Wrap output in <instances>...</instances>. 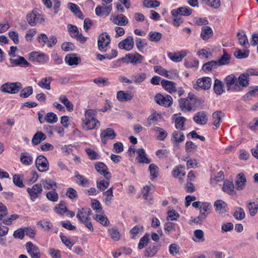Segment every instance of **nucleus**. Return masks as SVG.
<instances>
[{"label":"nucleus","mask_w":258,"mask_h":258,"mask_svg":"<svg viewBox=\"0 0 258 258\" xmlns=\"http://www.w3.org/2000/svg\"><path fill=\"white\" fill-rule=\"evenodd\" d=\"M178 103L179 107L182 112H189L196 110L203 101L193 93H189L187 98L179 99Z\"/></svg>","instance_id":"obj_1"},{"label":"nucleus","mask_w":258,"mask_h":258,"mask_svg":"<svg viewBox=\"0 0 258 258\" xmlns=\"http://www.w3.org/2000/svg\"><path fill=\"white\" fill-rule=\"evenodd\" d=\"M97 112L94 109H88L85 113L82 126L86 131L97 129L100 126V121L96 118Z\"/></svg>","instance_id":"obj_2"},{"label":"nucleus","mask_w":258,"mask_h":258,"mask_svg":"<svg viewBox=\"0 0 258 258\" xmlns=\"http://www.w3.org/2000/svg\"><path fill=\"white\" fill-rule=\"evenodd\" d=\"M22 88L20 82L6 83L2 85L0 90L2 92L9 94H16Z\"/></svg>","instance_id":"obj_3"},{"label":"nucleus","mask_w":258,"mask_h":258,"mask_svg":"<svg viewBox=\"0 0 258 258\" xmlns=\"http://www.w3.org/2000/svg\"><path fill=\"white\" fill-rule=\"evenodd\" d=\"M225 82L228 91H240L239 87L238 86L237 79L234 75L231 74L227 76L225 79Z\"/></svg>","instance_id":"obj_4"},{"label":"nucleus","mask_w":258,"mask_h":258,"mask_svg":"<svg viewBox=\"0 0 258 258\" xmlns=\"http://www.w3.org/2000/svg\"><path fill=\"white\" fill-rule=\"evenodd\" d=\"M28 23L31 26H35L36 23H42L44 22V19L41 14H39L37 10H33L32 13L27 15Z\"/></svg>","instance_id":"obj_5"},{"label":"nucleus","mask_w":258,"mask_h":258,"mask_svg":"<svg viewBox=\"0 0 258 258\" xmlns=\"http://www.w3.org/2000/svg\"><path fill=\"white\" fill-rule=\"evenodd\" d=\"M211 85V78L205 77L198 79L196 84L194 86V88L197 90H199L201 89L206 90L210 89Z\"/></svg>","instance_id":"obj_6"},{"label":"nucleus","mask_w":258,"mask_h":258,"mask_svg":"<svg viewBox=\"0 0 258 258\" xmlns=\"http://www.w3.org/2000/svg\"><path fill=\"white\" fill-rule=\"evenodd\" d=\"M25 246L27 251L31 258H40L41 254L37 246L31 241L27 242Z\"/></svg>","instance_id":"obj_7"},{"label":"nucleus","mask_w":258,"mask_h":258,"mask_svg":"<svg viewBox=\"0 0 258 258\" xmlns=\"http://www.w3.org/2000/svg\"><path fill=\"white\" fill-rule=\"evenodd\" d=\"M155 100L157 104L165 107H169L172 104V98L168 95L163 96L160 94H157Z\"/></svg>","instance_id":"obj_8"},{"label":"nucleus","mask_w":258,"mask_h":258,"mask_svg":"<svg viewBox=\"0 0 258 258\" xmlns=\"http://www.w3.org/2000/svg\"><path fill=\"white\" fill-rule=\"evenodd\" d=\"M36 166L40 172H45L49 169V164L47 159L42 155H39L35 161Z\"/></svg>","instance_id":"obj_9"},{"label":"nucleus","mask_w":258,"mask_h":258,"mask_svg":"<svg viewBox=\"0 0 258 258\" xmlns=\"http://www.w3.org/2000/svg\"><path fill=\"white\" fill-rule=\"evenodd\" d=\"M124 62L128 63L129 62L134 64L141 63L143 59V56L139 53H130L126 54L124 58H122Z\"/></svg>","instance_id":"obj_10"},{"label":"nucleus","mask_w":258,"mask_h":258,"mask_svg":"<svg viewBox=\"0 0 258 258\" xmlns=\"http://www.w3.org/2000/svg\"><path fill=\"white\" fill-rule=\"evenodd\" d=\"M27 191L31 199L34 201L42 193L43 189L41 183H37L33 185L32 187L27 188Z\"/></svg>","instance_id":"obj_11"},{"label":"nucleus","mask_w":258,"mask_h":258,"mask_svg":"<svg viewBox=\"0 0 258 258\" xmlns=\"http://www.w3.org/2000/svg\"><path fill=\"white\" fill-rule=\"evenodd\" d=\"M119 48L127 51L131 50L134 46V39L132 36H128L118 44Z\"/></svg>","instance_id":"obj_12"},{"label":"nucleus","mask_w":258,"mask_h":258,"mask_svg":"<svg viewBox=\"0 0 258 258\" xmlns=\"http://www.w3.org/2000/svg\"><path fill=\"white\" fill-rule=\"evenodd\" d=\"M193 120L198 124L205 125L208 120V114L204 111L198 112L194 116Z\"/></svg>","instance_id":"obj_13"},{"label":"nucleus","mask_w":258,"mask_h":258,"mask_svg":"<svg viewBox=\"0 0 258 258\" xmlns=\"http://www.w3.org/2000/svg\"><path fill=\"white\" fill-rule=\"evenodd\" d=\"M116 137L114 131L111 128H107L103 130L100 134L101 142L103 144H106L108 139L113 140Z\"/></svg>","instance_id":"obj_14"},{"label":"nucleus","mask_w":258,"mask_h":258,"mask_svg":"<svg viewBox=\"0 0 258 258\" xmlns=\"http://www.w3.org/2000/svg\"><path fill=\"white\" fill-rule=\"evenodd\" d=\"M110 36L107 33H102L98 39V45L99 50H105L104 48L110 43Z\"/></svg>","instance_id":"obj_15"},{"label":"nucleus","mask_w":258,"mask_h":258,"mask_svg":"<svg viewBox=\"0 0 258 258\" xmlns=\"http://www.w3.org/2000/svg\"><path fill=\"white\" fill-rule=\"evenodd\" d=\"M95 167L97 172L103 175L106 179L111 178V174L108 171V169L105 164L102 162H98L95 165Z\"/></svg>","instance_id":"obj_16"},{"label":"nucleus","mask_w":258,"mask_h":258,"mask_svg":"<svg viewBox=\"0 0 258 258\" xmlns=\"http://www.w3.org/2000/svg\"><path fill=\"white\" fill-rule=\"evenodd\" d=\"M103 6H98L95 9V13L97 16L99 17H106L109 15L111 10V5L105 6L104 3Z\"/></svg>","instance_id":"obj_17"},{"label":"nucleus","mask_w":258,"mask_h":258,"mask_svg":"<svg viewBox=\"0 0 258 258\" xmlns=\"http://www.w3.org/2000/svg\"><path fill=\"white\" fill-rule=\"evenodd\" d=\"M64 60L68 64L72 66L78 65L81 62V59L76 54L70 53L66 56Z\"/></svg>","instance_id":"obj_18"},{"label":"nucleus","mask_w":258,"mask_h":258,"mask_svg":"<svg viewBox=\"0 0 258 258\" xmlns=\"http://www.w3.org/2000/svg\"><path fill=\"white\" fill-rule=\"evenodd\" d=\"M187 51L182 50L178 52H169L168 56L172 61L179 62L187 55Z\"/></svg>","instance_id":"obj_19"},{"label":"nucleus","mask_w":258,"mask_h":258,"mask_svg":"<svg viewBox=\"0 0 258 258\" xmlns=\"http://www.w3.org/2000/svg\"><path fill=\"white\" fill-rule=\"evenodd\" d=\"M10 61L11 64L15 66L27 67L29 64L27 60L24 57L21 56H18L15 58H11Z\"/></svg>","instance_id":"obj_20"},{"label":"nucleus","mask_w":258,"mask_h":258,"mask_svg":"<svg viewBox=\"0 0 258 258\" xmlns=\"http://www.w3.org/2000/svg\"><path fill=\"white\" fill-rule=\"evenodd\" d=\"M246 182V179L243 173H241L237 175L235 184L236 189L239 190L243 189L245 188Z\"/></svg>","instance_id":"obj_21"},{"label":"nucleus","mask_w":258,"mask_h":258,"mask_svg":"<svg viewBox=\"0 0 258 258\" xmlns=\"http://www.w3.org/2000/svg\"><path fill=\"white\" fill-rule=\"evenodd\" d=\"M110 20L112 21L114 24L119 26H125L128 22L127 18L122 14L118 15L113 17L111 16Z\"/></svg>","instance_id":"obj_22"},{"label":"nucleus","mask_w":258,"mask_h":258,"mask_svg":"<svg viewBox=\"0 0 258 258\" xmlns=\"http://www.w3.org/2000/svg\"><path fill=\"white\" fill-rule=\"evenodd\" d=\"M249 74L243 73L239 76L237 79L238 86L239 87L240 91L243 87H246L248 85Z\"/></svg>","instance_id":"obj_23"},{"label":"nucleus","mask_w":258,"mask_h":258,"mask_svg":"<svg viewBox=\"0 0 258 258\" xmlns=\"http://www.w3.org/2000/svg\"><path fill=\"white\" fill-rule=\"evenodd\" d=\"M133 97L132 93L123 91H119L116 94L117 99L121 102L130 101L133 98Z\"/></svg>","instance_id":"obj_24"},{"label":"nucleus","mask_w":258,"mask_h":258,"mask_svg":"<svg viewBox=\"0 0 258 258\" xmlns=\"http://www.w3.org/2000/svg\"><path fill=\"white\" fill-rule=\"evenodd\" d=\"M173 13L179 14L181 16H188L192 14V9L187 6L179 7L173 10Z\"/></svg>","instance_id":"obj_25"},{"label":"nucleus","mask_w":258,"mask_h":258,"mask_svg":"<svg viewBox=\"0 0 258 258\" xmlns=\"http://www.w3.org/2000/svg\"><path fill=\"white\" fill-rule=\"evenodd\" d=\"M161 84L166 90L170 93L174 92L176 91V84L173 82L163 80L161 82Z\"/></svg>","instance_id":"obj_26"},{"label":"nucleus","mask_w":258,"mask_h":258,"mask_svg":"<svg viewBox=\"0 0 258 258\" xmlns=\"http://www.w3.org/2000/svg\"><path fill=\"white\" fill-rule=\"evenodd\" d=\"M222 189L224 192H227L230 195H235L236 194L234 190V185L232 181H224Z\"/></svg>","instance_id":"obj_27"},{"label":"nucleus","mask_w":258,"mask_h":258,"mask_svg":"<svg viewBox=\"0 0 258 258\" xmlns=\"http://www.w3.org/2000/svg\"><path fill=\"white\" fill-rule=\"evenodd\" d=\"M137 152L138 153L137 159L139 163L144 164H149L150 163V160L147 157L145 151L143 148L139 149Z\"/></svg>","instance_id":"obj_28"},{"label":"nucleus","mask_w":258,"mask_h":258,"mask_svg":"<svg viewBox=\"0 0 258 258\" xmlns=\"http://www.w3.org/2000/svg\"><path fill=\"white\" fill-rule=\"evenodd\" d=\"M224 114L221 111H217L214 112L212 114V120L213 124L217 127H219L221 123L222 122V117L223 116Z\"/></svg>","instance_id":"obj_29"},{"label":"nucleus","mask_w":258,"mask_h":258,"mask_svg":"<svg viewBox=\"0 0 258 258\" xmlns=\"http://www.w3.org/2000/svg\"><path fill=\"white\" fill-rule=\"evenodd\" d=\"M213 30L209 26H204L202 28L201 37L203 40L209 39L213 36Z\"/></svg>","instance_id":"obj_30"},{"label":"nucleus","mask_w":258,"mask_h":258,"mask_svg":"<svg viewBox=\"0 0 258 258\" xmlns=\"http://www.w3.org/2000/svg\"><path fill=\"white\" fill-rule=\"evenodd\" d=\"M214 207L219 213L223 214L227 212V204L222 200H218L215 202Z\"/></svg>","instance_id":"obj_31"},{"label":"nucleus","mask_w":258,"mask_h":258,"mask_svg":"<svg viewBox=\"0 0 258 258\" xmlns=\"http://www.w3.org/2000/svg\"><path fill=\"white\" fill-rule=\"evenodd\" d=\"M147 75L144 73H136L131 76L133 83L141 84L146 79Z\"/></svg>","instance_id":"obj_32"},{"label":"nucleus","mask_w":258,"mask_h":258,"mask_svg":"<svg viewBox=\"0 0 258 258\" xmlns=\"http://www.w3.org/2000/svg\"><path fill=\"white\" fill-rule=\"evenodd\" d=\"M231 55L225 50H223V54L216 61L218 66L226 65L230 63Z\"/></svg>","instance_id":"obj_33"},{"label":"nucleus","mask_w":258,"mask_h":258,"mask_svg":"<svg viewBox=\"0 0 258 258\" xmlns=\"http://www.w3.org/2000/svg\"><path fill=\"white\" fill-rule=\"evenodd\" d=\"M41 186L43 185V187L45 189H54L53 187L55 188L57 187L56 183L51 179H43L40 181Z\"/></svg>","instance_id":"obj_34"},{"label":"nucleus","mask_w":258,"mask_h":258,"mask_svg":"<svg viewBox=\"0 0 258 258\" xmlns=\"http://www.w3.org/2000/svg\"><path fill=\"white\" fill-rule=\"evenodd\" d=\"M46 138V135L41 132H37L32 139V143L34 145H37Z\"/></svg>","instance_id":"obj_35"},{"label":"nucleus","mask_w":258,"mask_h":258,"mask_svg":"<svg viewBox=\"0 0 258 258\" xmlns=\"http://www.w3.org/2000/svg\"><path fill=\"white\" fill-rule=\"evenodd\" d=\"M214 90L215 93L217 95L222 94L224 91V84L223 82L218 79H216L214 84Z\"/></svg>","instance_id":"obj_36"},{"label":"nucleus","mask_w":258,"mask_h":258,"mask_svg":"<svg viewBox=\"0 0 258 258\" xmlns=\"http://www.w3.org/2000/svg\"><path fill=\"white\" fill-rule=\"evenodd\" d=\"M113 187H111L105 192H104L103 194V196L104 197L103 200L105 203V205L107 206H110L112 203V198L113 197Z\"/></svg>","instance_id":"obj_37"},{"label":"nucleus","mask_w":258,"mask_h":258,"mask_svg":"<svg viewBox=\"0 0 258 258\" xmlns=\"http://www.w3.org/2000/svg\"><path fill=\"white\" fill-rule=\"evenodd\" d=\"M184 134L182 133L174 131L172 133L171 141L174 145H176L183 142L184 140Z\"/></svg>","instance_id":"obj_38"},{"label":"nucleus","mask_w":258,"mask_h":258,"mask_svg":"<svg viewBox=\"0 0 258 258\" xmlns=\"http://www.w3.org/2000/svg\"><path fill=\"white\" fill-rule=\"evenodd\" d=\"M52 80V78L51 77L42 78L41 81L38 82V85L43 89L49 90L51 89L50 83Z\"/></svg>","instance_id":"obj_39"},{"label":"nucleus","mask_w":258,"mask_h":258,"mask_svg":"<svg viewBox=\"0 0 258 258\" xmlns=\"http://www.w3.org/2000/svg\"><path fill=\"white\" fill-rule=\"evenodd\" d=\"M30 55L33 60H35V57H37V61L40 62H46L48 60V56L44 53L38 54L37 52H32Z\"/></svg>","instance_id":"obj_40"},{"label":"nucleus","mask_w":258,"mask_h":258,"mask_svg":"<svg viewBox=\"0 0 258 258\" xmlns=\"http://www.w3.org/2000/svg\"><path fill=\"white\" fill-rule=\"evenodd\" d=\"M237 36L238 38L239 43L245 48L249 46L248 41L245 33L243 31L237 33Z\"/></svg>","instance_id":"obj_41"},{"label":"nucleus","mask_w":258,"mask_h":258,"mask_svg":"<svg viewBox=\"0 0 258 258\" xmlns=\"http://www.w3.org/2000/svg\"><path fill=\"white\" fill-rule=\"evenodd\" d=\"M249 214L251 217L254 216L258 211V203L257 202H249L247 204Z\"/></svg>","instance_id":"obj_42"},{"label":"nucleus","mask_w":258,"mask_h":258,"mask_svg":"<svg viewBox=\"0 0 258 258\" xmlns=\"http://www.w3.org/2000/svg\"><path fill=\"white\" fill-rule=\"evenodd\" d=\"M45 130L48 131V129H50V131L48 132V134L50 135H52L53 132H56L58 135L60 136H63L64 130L61 126H57L55 125L53 126H46L45 127Z\"/></svg>","instance_id":"obj_43"},{"label":"nucleus","mask_w":258,"mask_h":258,"mask_svg":"<svg viewBox=\"0 0 258 258\" xmlns=\"http://www.w3.org/2000/svg\"><path fill=\"white\" fill-rule=\"evenodd\" d=\"M59 100L66 106L69 111H72L73 110V104L68 100L66 96H60L59 97Z\"/></svg>","instance_id":"obj_44"},{"label":"nucleus","mask_w":258,"mask_h":258,"mask_svg":"<svg viewBox=\"0 0 258 258\" xmlns=\"http://www.w3.org/2000/svg\"><path fill=\"white\" fill-rule=\"evenodd\" d=\"M217 66L216 61L212 60L205 63L203 66V70L205 72H210L213 69H216Z\"/></svg>","instance_id":"obj_45"},{"label":"nucleus","mask_w":258,"mask_h":258,"mask_svg":"<svg viewBox=\"0 0 258 258\" xmlns=\"http://www.w3.org/2000/svg\"><path fill=\"white\" fill-rule=\"evenodd\" d=\"M249 52L248 50L242 51L241 49H237L234 51V55L238 59H242L247 57L249 55Z\"/></svg>","instance_id":"obj_46"},{"label":"nucleus","mask_w":258,"mask_h":258,"mask_svg":"<svg viewBox=\"0 0 258 258\" xmlns=\"http://www.w3.org/2000/svg\"><path fill=\"white\" fill-rule=\"evenodd\" d=\"M171 15L173 17V25L175 26H179L183 22V19L182 17L179 14L173 13V10L171 12Z\"/></svg>","instance_id":"obj_47"},{"label":"nucleus","mask_w":258,"mask_h":258,"mask_svg":"<svg viewBox=\"0 0 258 258\" xmlns=\"http://www.w3.org/2000/svg\"><path fill=\"white\" fill-rule=\"evenodd\" d=\"M109 184V179H102L97 181V187L100 191L105 190Z\"/></svg>","instance_id":"obj_48"},{"label":"nucleus","mask_w":258,"mask_h":258,"mask_svg":"<svg viewBox=\"0 0 258 258\" xmlns=\"http://www.w3.org/2000/svg\"><path fill=\"white\" fill-rule=\"evenodd\" d=\"M32 87L31 86H28L22 89L20 93V97L23 98H26L32 94Z\"/></svg>","instance_id":"obj_49"},{"label":"nucleus","mask_w":258,"mask_h":258,"mask_svg":"<svg viewBox=\"0 0 258 258\" xmlns=\"http://www.w3.org/2000/svg\"><path fill=\"white\" fill-rule=\"evenodd\" d=\"M37 226H40L42 228L44 229L45 230L48 231L51 229L52 227V224L51 223L46 220H43L42 221H39L37 223Z\"/></svg>","instance_id":"obj_50"},{"label":"nucleus","mask_w":258,"mask_h":258,"mask_svg":"<svg viewBox=\"0 0 258 258\" xmlns=\"http://www.w3.org/2000/svg\"><path fill=\"white\" fill-rule=\"evenodd\" d=\"M185 118L182 116L177 117L175 120L176 128L178 130H184V128L183 127L185 124Z\"/></svg>","instance_id":"obj_51"},{"label":"nucleus","mask_w":258,"mask_h":258,"mask_svg":"<svg viewBox=\"0 0 258 258\" xmlns=\"http://www.w3.org/2000/svg\"><path fill=\"white\" fill-rule=\"evenodd\" d=\"M8 213L7 207L2 203L0 202V225L3 223V221Z\"/></svg>","instance_id":"obj_52"},{"label":"nucleus","mask_w":258,"mask_h":258,"mask_svg":"<svg viewBox=\"0 0 258 258\" xmlns=\"http://www.w3.org/2000/svg\"><path fill=\"white\" fill-rule=\"evenodd\" d=\"M109 236L114 241H118L120 238V234L117 229L112 228L108 229Z\"/></svg>","instance_id":"obj_53"},{"label":"nucleus","mask_w":258,"mask_h":258,"mask_svg":"<svg viewBox=\"0 0 258 258\" xmlns=\"http://www.w3.org/2000/svg\"><path fill=\"white\" fill-rule=\"evenodd\" d=\"M149 170L150 171V175L152 177V179H154L157 177L159 168L155 164H151L149 165Z\"/></svg>","instance_id":"obj_54"},{"label":"nucleus","mask_w":258,"mask_h":258,"mask_svg":"<svg viewBox=\"0 0 258 258\" xmlns=\"http://www.w3.org/2000/svg\"><path fill=\"white\" fill-rule=\"evenodd\" d=\"M21 162L25 165L30 164L32 161V158L26 153H22L20 157Z\"/></svg>","instance_id":"obj_55"},{"label":"nucleus","mask_w":258,"mask_h":258,"mask_svg":"<svg viewBox=\"0 0 258 258\" xmlns=\"http://www.w3.org/2000/svg\"><path fill=\"white\" fill-rule=\"evenodd\" d=\"M143 5L145 7L153 8L159 6L160 3L157 0H144Z\"/></svg>","instance_id":"obj_56"},{"label":"nucleus","mask_w":258,"mask_h":258,"mask_svg":"<svg viewBox=\"0 0 258 258\" xmlns=\"http://www.w3.org/2000/svg\"><path fill=\"white\" fill-rule=\"evenodd\" d=\"M183 169H184V168L181 166H176L173 170L172 172V175L174 177H176L179 176L180 174H182L183 176L185 175V172Z\"/></svg>","instance_id":"obj_57"},{"label":"nucleus","mask_w":258,"mask_h":258,"mask_svg":"<svg viewBox=\"0 0 258 258\" xmlns=\"http://www.w3.org/2000/svg\"><path fill=\"white\" fill-rule=\"evenodd\" d=\"M194 236L196 238L193 239L195 241L203 242L205 240L204 232L202 230H196L194 231Z\"/></svg>","instance_id":"obj_58"},{"label":"nucleus","mask_w":258,"mask_h":258,"mask_svg":"<svg viewBox=\"0 0 258 258\" xmlns=\"http://www.w3.org/2000/svg\"><path fill=\"white\" fill-rule=\"evenodd\" d=\"M55 190L54 188L53 190L48 192L46 195V198L52 202H56L58 199V195Z\"/></svg>","instance_id":"obj_59"},{"label":"nucleus","mask_w":258,"mask_h":258,"mask_svg":"<svg viewBox=\"0 0 258 258\" xmlns=\"http://www.w3.org/2000/svg\"><path fill=\"white\" fill-rule=\"evenodd\" d=\"M162 37V34L159 32H150L149 34V39L151 41L158 42Z\"/></svg>","instance_id":"obj_60"},{"label":"nucleus","mask_w":258,"mask_h":258,"mask_svg":"<svg viewBox=\"0 0 258 258\" xmlns=\"http://www.w3.org/2000/svg\"><path fill=\"white\" fill-rule=\"evenodd\" d=\"M44 119L48 123L56 122L57 121V117L53 112H48L46 114Z\"/></svg>","instance_id":"obj_61"},{"label":"nucleus","mask_w":258,"mask_h":258,"mask_svg":"<svg viewBox=\"0 0 258 258\" xmlns=\"http://www.w3.org/2000/svg\"><path fill=\"white\" fill-rule=\"evenodd\" d=\"M185 148L187 152L194 153L197 150V146L191 141H188L186 143Z\"/></svg>","instance_id":"obj_62"},{"label":"nucleus","mask_w":258,"mask_h":258,"mask_svg":"<svg viewBox=\"0 0 258 258\" xmlns=\"http://www.w3.org/2000/svg\"><path fill=\"white\" fill-rule=\"evenodd\" d=\"M233 216L236 219L241 220L245 217V213L241 208H238L234 213Z\"/></svg>","instance_id":"obj_63"},{"label":"nucleus","mask_w":258,"mask_h":258,"mask_svg":"<svg viewBox=\"0 0 258 258\" xmlns=\"http://www.w3.org/2000/svg\"><path fill=\"white\" fill-rule=\"evenodd\" d=\"M48 251L51 258H61V253L59 250L54 248H49Z\"/></svg>","instance_id":"obj_64"}]
</instances>
